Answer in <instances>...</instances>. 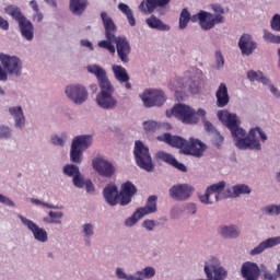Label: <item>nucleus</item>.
<instances>
[{
  "label": "nucleus",
  "instance_id": "473e14b6",
  "mask_svg": "<svg viewBox=\"0 0 280 280\" xmlns=\"http://www.w3.org/2000/svg\"><path fill=\"white\" fill-rule=\"evenodd\" d=\"M89 2L86 0H70V11L72 14H82L86 10Z\"/></svg>",
  "mask_w": 280,
  "mask_h": 280
},
{
  "label": "nucleus",
  "instance_id": "f8f14e48",
  "mask_svg": "<svg viewBox=\"0 0 280 280\" xmlns=\"http://www.w3.org/2000/svg\"><path fill=\"white\" fill-rule=\"evenodd\" d=\"M92 167L101 174V176H113V174H115V166L113 163L104 160L102 156L92 160Z\"/></svg>",
  "mask_w": 280,
  "mask_h": 280
},
{
  "label": "nucleus",
  "instance_id": "e2e57ef3",
  "mask_svg": "<svg viewBox=\"0 0 280 280\" xmlns=\"http://www.w3.org/2000/svg\"><path fill=\"white\" fill-rule=\"evenodd\" d=\"M84 185L88 194H93V191H95V186L93 185V182H91L90 179H88Z\"/></svg>",
  "mask_w": 280,
  "mask_h": 280
},
{
  "label": "nucleus",
  "instance_id": "774afa93",
  "mask_svg": "<svg viewBox=\"0 0 280 280\" xmlns=\"http://www.w3.org/2000/svg\"><path fill=\"white\" fill-rule=\"evenodd\" d=\"M205 128L207 130V132H218V130H215V127L213 126V124L207 121L205 124Z\"/></svg>",
  "mask_w": 280,
  "mask_h": 280
},
{
  "label": "nucleus",
  "instance_id": "f03ea898",
  "mask_svg": "<svg viewBox=\"0 0 280 280\" xmlns=\"http://www.w3.org/2000/svg\"><path fill=\"white\" fill-rule=\"evenodd\" d=\"M89 73L95 75L98 82V86L101 92L96 96V103L101 108L105 110H110V108H115L117 106V98L113 97L115 93V88L108 77L106 75V70L100 67L98 65H90L88 66Z\"/></svg>",
  "mask_w": 280,
  "mask_h": 280
},
{
  "label": "nucleus",
  "instance_id": "f257e3e1",
  "mask_svg": "<svg viewBox=\"0 0 280 280\" xmlns=\"http://www.w3.org/2000/svg\"><path fill=\"white\" fill-rule=\"evenodd\" d=\"M217 115L219 120L223 122V126H226L231 131L232 138L238 150H261V142L257 139V135H259L262 143L268 141V136H266V132L259 127L250 129L246 136V130L240 128L241 122L237 119L236 114H231L229 110H219Z\"/></svg>",
  "mask_w": 280,
  "mask_h": 280
},
{
  "label": "nucleus",
  "instance_id": "e433bc0d",
  "mask_svg": "<svg viewBox=\"0 0 280 280\" xmlns=\"http://www.w3.org/2000/svg\"><path fill=\"white\" fill-rule=\"evenodd\" d=\"M83 152L84 151L75 147V144H71L70 160L72 161V163H82Z\"/></svg>",
  "mask_w": 280,
  "mask_h": 280
},
{
  "label": "nucleus",
  "instance_id": "5fc2aeb1",
  "mask_svg": "<svg viewBox=\"0 0 280 280\" xmlns=\"http://www.w3.org/2000/svg\"><path fill=\"white\" fill-rule=\"evenodd\" d=\"M10 135V128L5 126L0 127V139H8Z\"/></svg>",
  "mask_w": 280,
  "mask_h": 280
},
{
  "label": "nucleus",
  "instance_id": "5701e85b",
  "mask_svg": "<svg viewBox=\"0 0 280 280\" xmlns=\"http://www.w3.org/2000/svg\"><path fill=\"white\" fill-rule=\"evenodd\" d=\"M103 196L110 207L119 203V189L115 184L107 185L103 190Z\"/></svg>",
  "mask_w": 280,
  "mask_h": 280
},
{
  "label": "nucleus",
  "instance_id": "c03bdc74",
  "mask_svg": "<svg viewBox=\"0 0 280 280\" xmlns=\"http://www.w3.org/2000/svg\"><path fill=\"white\" fill-rule=\"evenodd\" d=\"M138 277H144V279H152L154 275H156V270L154 267H147L141 271H137L136 273Z\"/></svg>",
  "mask_w": 280,
  "mask_h": 280
},
{
  "label": "nucleus",
  "instance_id": "3c124183",
  "mask_svg": "<svg viewBox=\"0 0 280 280\" xmlns=\"http://www.w3.org/2000/svg\"><path fill=\"white\" fill-rule=\"evenodd\" d=\"M72 183L74 187H79L80 189H82V187H84L86 182H84V177L82 176H74L72 179Z\"/></svg>",
  "mask_w": 280,
  "mask_h": 280
},
{
  "label": "nucleus",
  "instance_id": "a18cd8bd",
  "mask_svg": "<svg viewBox=\"0 0 280 280\" xmlns=\"http://www.w3.org/2000/svg\"><path fill=\"white\" fill-rule=\"evenodd\" d=\"M145 132H156L161 128V125L154 120H148L143 122Z\"/></svg>",
  "mask_w": 280,
  "mask_h": 280
},
{
  "label": "nucleus",
  "instance_id": "ddd939ff",
  "mask_svg": "<svg viewBox=\"0 0 280 280\" xmlns=\"http://www.w3.org/2000/svg\"><path fill=\"white\" fill-rule=\"evenodd\" d=\"M19 219L21 220L22 224H24V226H27L28 231L33 233L34 238L37 240V242H47L48 236L45 229L38 228L36 223L21 214H19Z\"/></svg>",
  "mask_w": 280,
  "mask_h": 280
},
{
  "label": "nucleus",
  "instance_id": "6ab92c4d",
  "mask_svg": "<svg viewBox=\"0 0 280 280\" xmlns=\"http://www.w3.org/2000/svg\"><path fill=\"white\" fill-rule=\"evenodd\" d=\"M205 84V74L201 70H196L195 74L188 80L187 84L184 85V88H187L190 90V93L194 95H197V93H200V89H202V85Z\"/></svg>",
  "mask_w": 280,
  "mask_h": 280
},
{
  "label": "nucleus",
  "instance_id": "052dcab7",
  "mask_svg": "<svg viewBox=\"0 0 280 280\" xmlns=\"http://www.w3.org/2000/svg\"><path fill=\"white\" fill-rule=\"evenodd\" d=\"M0 202L2 205H8V207H14V201L10 200L8 197L0 194Z\"/></svg>",
  "mask_w": 280,
  "mask_h": 280
},
{
  "label": "nucleus",
  "instance_id": "0eeeda50",
  "mask_svg": "<svg viewBox=\"0 0 280 280\" xmlns=\"http://www.w3.org/2000/svg\"><path fill=\"white\" fill-rule=\"evenodd\" d=\"M140 98L142 100L145 108L163 106L167 100L165 92L162 90H145L142 94H140Z\"/></svg>",
  "mask_w": 280,
  "mask_h": 280
},
{
  "label": "nucleus",
  "instance_id": "aec40b11",
  "mask_svg": "<svg viewBox=\"0 0 280 280\" xmlns=\"http://www.w3.org/2000/svg\"><path fill=\"white\" fill-rule=\"evenodd\" d=\"M101 19L103 21L104 30H105V38L107 40H115V34H117V25L113 21V18L108 16V13L102 12Z\"/></svg>",
  "mask_w": 280,
  "mask_h": 280
},
{
  "label": "nucleus",
  "instance_id": "7c9ffc66",
  "mask_svg": "<svg viewBox=\"0 0 280 280\" xmlns=\"http://www.w3.org/2000/svg\"><path fill=\"white\" fill-rule=\"evenodd\" d=\"M118 10L120 12H122V14H125V16H127V21L129 23V25L131 27H135V25H137V20L135 19V14L132 13V9H130V7H128V4L120 2L118 4Z\"/></svg>",
  "mask_w": 280,
  "mask_h": 280
},
{
  "label": "nucleus",
  "instance_id": "09e8293b",
  "mask_svg": "<svg viewBox=\"0 0 280 280\" xmlns=\"http://www.w3.org/2000/svg\"><path fill=\"white\" fill-rule=\"evenodd\" d=\"M266 213H269V215H280V206H267L265 208Z\"/></svg>",
  "mask_w": 280,
  "mask_h": 280
},
{
  "label": "nucleus",
  "instance_id": "c9c22d12",
  "mask_svg": "<svg viewBox=\"0 0 280 280\" xmlns=\"http://www.w3.org/2000/svg\"><path fill=\"white\" fill-rule=\"evenodd\" d=\"M220 234L222 235V237L235 238L240 237V230H237L235 225L222 226L220 229Z\"/></svg>",
  "mask_w": 280,
  "mask_h": 280
},
{
  "label": "nucleus",
  "instance_id": "7ed1b4c3",
  "mask_svg": "<svg viewBox=\"0 0 280 280\" xmlns=\"http://www.w3.org/2000/svg\"><path fill=\"white\" fill-rule=\"evenodd\" d=\"M133 155L136 165H138L140 170L154 172V163L152 162L150 149L141 140L135 142Z\"/></svg>",
  "mask_w": 280,
  "mask_h": 280
},
{
  "label": "nucleus",
  "instance_id": "f704fd0d",
  "mask_svg": "<svg viewBox=\"0 0 280 280\" xmlns=\"http://www.w3.org/2000/svg\"><path fill=\"white\" fill-rule=\"evenodd\" d=\"M247 78L250 80V82H261L262 84H270V80L266 77H264V72L261 71H253L249 70L247 72Z\"/></svg>",
  "mask_w": 280,
  "mask_h": 280
},
{
  "label": "nucleus",
  "instance_id": "0e129e2a",
  "mask_svg": "<svg viewBox=\"0 0 280 280\" xmlns=\"http://www.w3.org/2000/svg\"><path fill=\"white\" fill-rule=\"evenodd\" d=\"M264 280H277L276 273H272L270 271H265L262 275Z\"/></svg>",
  "mask_w": 280,
  "mask_h": 280
},
{
  "label": "nucleus",
  "instance_id": "393cba45",
  "mask_svg": "<svg viewBox=\"0 0 280 280\" xmlns=\"http://www.w3.org/2000/svg\"><path fill=\"white\" fill-rule=\"evenodd\" d=\"M279 244H280V236L267 238L262 241L254 249H252L249 252V255H252V257H255V255H261V253H264L266 248H272L275 246H279Z\"/></svg>",
  "mask_w": 280,
  "mask_h": 280
},
{
  "label": "nucleus",
  "instance_id": "c756f323",
  "mask_svg": "<svg viewBox=\"0 0 280 280\" xmlns=\"http://www.w3.org/2000/svg\"><path fill=\"white\" fill-rule=\"evenodd\" d=\"M92 139L93 137L91 136H78L73 139L72 145H75V148L84 152V150H89Z\"/></svg>",
  "mask_w": 280,
  "mask_h": 280
},
{
  "label": "nucleus",
  "instance_id": "a19ab883",
  "mask_svg": "<svg viewBox=\"0 0 280 280\" xmlns=\"http://www.w3.org/2000/svg\"><path fill=\"white\" fill-rule=\"evenodd\" d=\"M262 38L266 43H272L273 45H280V36L275 35L269 31H264Z\"/></svg>",
  "mask_w": 280,
  "mask_h": 280
},
{
  "label": "nucleus",
  "instance_id": "864d4df0",
  "mask_svg": "<svg viewBox=\"0 0 280 280\" xmlns=\"http://www.w3.org/2000/svg\"><path fill=\"white\" fill-rule=\"evenodd\" d=\"M215 62H217L218 69L224 67V57L222 56V52L220 51L215 52Z\"/></svg>",
  "mask_w": 280,
  "mask_h": 280
},
{
  "label": "nucleus",
  "instance_id": "cd10ccee",
  "mask_svg": "<svg viewBox=\"0 0 280 280\" xmlns=\"http://www.w3.org/2000/svg\"><path fill=\"white\" fill-rule=\"evenodd\" d=\"M5 14H9L16 23H21V21H24L25 15L23 12H21V8L14 5V4H9L4 8Z\"/></svg>",
  "mask_w": 280,
  "mask_h": 280
},
{
  "label": "nucleus",
  "instance_id": "b1692460",
  "mask_svg": "<svg viewBox=\"0 0 280 280\" xmlns=\"http://www.w3.org/2000/svg\"><path fill=\"white\" fill-rule=\"evenodd\" d=\"M215 98L218 108H224V106H229L231 96H229V88H226V83H220L215 92Z\"/></svg>",
  "mask_w": 280,
  "mask_h": 280
},
{
  "label": "nucleus",
  "instance_id": "58836bf2",
  "mask_svg": "<svg viewBox=\"0 0 280 280\" xmlns=\"http://www.w3.org/2000/svg\"><path fill=\"white\" fill-rule=\"evenodd\" d=\"M156 159H159V161H163L164 163H167V165H173L174 162L176 161V158H174L172 153H167L165 151H159L156 153Z\"/></svg>",
  "mask_w": 280,
  "mask_h": 280
},
{
  "label": "nucleus",
  "instance_id": "2f4dec72",
  "mask_svg": "<svg viewBox=\"0 0 280 280\" xmlns=\"http://www.w3.org/2000/svg\"><path fill=\"white\" fill-rule=\"evenodd\" d=\"M147 25L151 27V30H160L161 32H166L170 30V26L164 24L161 20L151 15L149 19L145 20Z\"/></svg>",
  "mask_w": 280,
  "mask_h": 280
},
{
  "label": "nucleus",
  "instance_id": "37998d69",
  "mask_svg": "<svg viewBox=\"0 0 280 280\" xmlns=\"http://www.w3.org/2000/svg\"><path fill=\"white\" fill-rule=\"evenodd\" d=\"M66 176H80V168L74 164H68L63 167Z\"/></svg>",
  "mask_w": 280,
  "mask_h": 280
},
{
  "label": "nucleus",
  "instance_id": "9b49d317",
  "mask_svg": "<svg viewBox=\"0 0 280 280\" xmlns=\"http://www.w3.org/2000/svg\"><path fill=\"white\" fill-rule=\"evenodd\" d=\"M66 95L69 100H72L74 104H84V101L89 97V92L82 85H69L66 88Z\"/></svg>",
  "mask_w": 280,
  "mask_h": 280
},
{
  "label": "nucleus",
  "instance_id": "c85d7f7f",
  "mask_svg": "<svg viewBox=\"0 0 280 280\" xmlns=\"http://www.w3.org/2000/svg\"><path fill=\"white\" fill-rule=\"evenodd\" d=\"M9 113L13 116L16 128L25 126V116L23 115V108H21V106L9 108Z\"/></svg>",
  "mask_w": 280,
  "mask_h": 280
},
{
  "label": "nucleus",
  "instance_id": "49530a36",
  "mask_svg": "<svg viewBox=\"0 0 280 280\" xmlns=\"http://www.w3.org/2000/svg\"><path fill=\"white\" fill-rule=\"evenodd\" d=\"M270 26L273 32H280V15L275 14L270 21Z\"/></svg>",
  "mask_w": 280,
  "mask_h": 280
},
{
  "label": "nucleus",
  "instance_id": "13d9d810",
  "mask_svg": "<svg viewBox=\"0 0 280 280\" xmlns=\"http://www.w3.org/2000/svg\"><path fill=\"white\" fill-rule=\"evenodd\" d=\"M83 231L86 237H91V235H93V225H91L90 223L84 224Z\"/></svg>",
  "mask_w": 280,
  "mask_h": 280
},
{
  "label": "nucleus",
  "instance_id": "680f3d73",
  "mask_svg": "<svg viewBox=\"0 0 280 280\" xmlns=\"http://www.w3.org/2000/svg\"><path fill=\"white\" fill-rule=\"evenodd\" d=\"M211 8H212L213 12H215V14H220L221 16H222V14H224V8H222V5L211 4Z\"/></svg>",
  "mask_w": 280,
  "mask_h": 280
},
{
  "label": "nucleus",
  "instance_id": "9d476101",
  "mask_svg": "<svg viewBox=\"0 0 280 280\" xmlns=\"http://www.w3.org/2000/svg\"><path fill=\"white\" fill-rule=\"evenodd\" d=\"M168 194L173 200L183 202L191 198V195L194 194V187L187 184H177L170 188Z\"/></svg>",
  "mask_w": 280,
  "mask_h": 280
},
{
  "label": "nucleus",
  "instance_id": "6e6552de",
  "mask_svg": "<svg viewBox=\"0 0 280 280\" xmlns=\"http://www.w3.org/2000/svg\"><path fill=\"white\" fill-rule=\"evenodd\" d=\"M205 150H207V144L196 138H189L186 140V143L183 148V154L186 156H195L196 159H200L205 154Z\"/></svg>",
  "mask_w": 280,
  "mask_h": 280
},
{
  "label": "nucleus",
  "instance_id": "a211bd4d",
  "mask_svg": "<svg viewBox=\"0 0 280 280\" xmlns=\"http://www.w3.org/2000/svg\"><path fill=\"white\" fill-rule=\"evenodd\" d=\"M159 141H163L167 145H171V148H176L177 150H180L183 154V148H185V143H187V139L180 137V136H173L170 132H166L160 137H158Z\"/></svg>",
  "mask_w": 280,
  "mask_h": 280
},
{
  "label": "nucleus",
  "instance_id": "8fccbe9b",
  "mask_svg": "<svg viewBox=\"0 0 280 280\" xmlns=\"http://www.w3.org/2000/svg\"><path fill=\"white\" fill-rule=\"evenodd\" d=\"M205 11H199L197 14H195V15H192V16H190V21H191V23H203L205 22V13H203Z\"/></svg>",
  "mask_w": 280,
  "mask_h": 280
},
{
  "label": "nucleus",
  "instance_id": "603ef678",
  "mask_svg": "<svg viewBox=\"0 0 280 280\" xmlns=\"http://www.w3.org/2000/svg\"><path fill=\"white\" fill-rule=\"evenodd\" d=\"M116 275L118 279L135 280V277L126 275L121 268L116 269Z\"/></svg>",
  "mask_w": 280,
  "mask_h": 280
},
{
  "label": "nucleus",
  "instance_id": "dca6fc26",
  "mask_svg": "<svg viewBox=\"0 0 280 280\" xmlns=\"http://www.w3.org/2000/svg\"><path fill=\"white\" fill-rule=\"evenodd\" d=\"M220 23H224V16L203 11V22H199V25L201 30L209 32V30H213Z\"/></svg>",
  "mask_w": 280,
  "mask_h": 280
},
{
  "label": "nucleus",
  "instance_id": "1a4fd4ad",
  "mask_svg": "<svg viewBox=\"0 0 280 280\" xmlns=\"http://www.w3.org/2000/svg\"><path fill=\"white\" fill-rule=\"evenodd\" d=\"M0 62L8 73L12 75H21V69H23V63L21 59L16 56H9L5 54H0Z\"/></svg>",
  "mask_w": 280,
  "mask_h": 280
},
{
  "label": "nucleus",
  "instance_id": "338daca9",
  "mask_svg": "<svg viewBox=\"0 0 280 280\" xmlns=\"http://www.w3.org/2000/svg\"><path fill=\"white\" fill-rule=\"evenodd\" d=\"M31 201L34 202L35 205H43V207H47L48 209H56L54 206L45 203L38 199H31Z\"/></svg>",
  "mask_w": 280,
  "mask_h": 280
},
{
  "label": "nucleus",
  "instance_id": "72a5a7b5",
  "mask_svg": "<svg viewBox=\"0 0 280 280\" xmlns=\"http://www.w3.org/2000/svg\"><path fill=\"white\" fill-rule=\"evenodd\" d=\"M113 72L116 80L120 82V84H124V82H129L130 77L128 75L126 68L121 66H113Z\"/></svg>",
  "mask_w": 280,
  "mask_h": 280
},
{
  "label": "nucleus",
  "instance_id": "2eb2a0df",
  "mask_svg": "<svg viewBox=\"0 0 280 280\" xmlns=\"http://www.w3.org/2000/svg\"><path fill=\"white\" fill-rule=\"evenodd\" d=\"M137 194V186H135V184H132L131 182H125L121 185L120 188V201L119 203L121 205V207H126V205H130V202H132V196H135Z\"/></svg>",
  "mask_w": 280,
  "mask_h": 280
},
{
  "label": "nucleus",
  "instance_id": "20e7f679",
  "mask_svg": "<svg viewBox=\"0 0 280 280\" xmlns=\"http://www.w3.org/2000/svg\"><path fill=\"white\" fill-rule=\"evenodd\" d=\"M167 117H176L183 124H197L200 118L196 116V109L185 104H176L171 110H166Z\"/></svg>",
  "mask_w": 280,
  "mask_h": 280
},
{
  "label": "nucleus",
  "instance_id": "a878e982",
  "mask_svg": "<svg viewBox=\"0 0 280 280\" xmlns=\"http://www.w3.org/2000/svg\"><path fill=\"white\" fill-rule=\"evenodd\" d=\"M19 24L21 35L25 40H34V24L27 18H24Z\"/></svg>",
  "mask_w": 280,
  "mask_h": 280
},
{
  "label": "nucleus",
  "instance_id": "f3484780",
  "mask_svg": "<svg viewBox=\"0 0 280 280\" xmlns=\"http://www.w3.org/2000/svg\"><path fill=\"white\" fill-rule=\"evenodd\" d=\"M238 47L243 56H250L257 49V42L250 34H243L238 40Z\"/></svg>",
  "mask_w": 280,
  "mask_h": 280
},
{
  "label": "nucleus",
  "instance_id": "bb28decb",
  "mask_svg": "<svg viewBox=\"0 0 280 280\" xmlns=\"http://www.w3.org/2000/svg\"><path fill=\"white\" fill-rule=\"evenodd\" d=\"M243 194H250V187L245 184H238L233 186L232 188L225 189V197L228 198H238Z\"/></svg>",
  "mask_w": 280,
  "mask_h": 280
},
{
  "label": "nucleus",
  "instance_id": "79ce46f5",
  "mask_svg": "<svg viewBox=\"0 0 280 280\" xmlns=\"http://www.w3.org/2000/svg\"><path fill=\"white\" fill-rule=\"evenodd\" d=\"M113 43H115V40H110L106 38V40L98 42V47L101 49H106L107 51H109V54H115L116 49Z\"/></svg>",
  "mask_w": 280,
  "mask_h": 280
},
{
  "label": "nucleus",
  "instance_id": "ea45409f",
  "mask_svg": "<svg viewBox=\"0 0 280 280\" xmlns=\"http://www.w3.org/2000/svg\"><path fill=\"white\" fill-rule=\"evenodd\" d=\"M62 215L65 214L60 211H49V217L51 218V220H49L48 218H44V222H47V224H60V219H62Z\"/></svg>",
  "mask_w": 280,
  "mask_h": 280
},
{
  "label": "nucleus",
  "instance_id": "de8ad7c7",
  "mask_svg": "<svg viewBox=\"0 0 280 280\" xmlns=\"http://www.w3.org/2000/svg\"><path fill=\"white\" fill-rule=\"evenodd\" d=\"M212 143L217 148H221L222 144L224 143V137L220 135L218 131L214 132L213 138H212Z\"/></svg>",
  "mask_w": 280,
  "mask_h": 280
},
{
  "label": "nucleus",
  "instance_id": "4d7b16f0",
  "mask_svg": "<svg viewBox=\"0 0 280 280\" xmlns=\"http://www.w3.org/2000/svg\"><path fill=\"white\" fill-rule=\"evenodd\" d=\"M142 226L147 229V231H153L155 226L154 220H144Z\"/></svg>",
  "mask_w": 280,
  "mask_h": 280
},
{
  "label": "nucleus",
  "instance_id": "4c0bfd02",
  "mask_svg": "<svg viewBox=\"0 0 280 280\" xmlns=\"http://www.w3.org/2000/svg\"><path fill=\"white\" fill-rule=\"evenodd\" d=\"M191 14L189 11L187 9H183L179 15V30H185L189 24Z\"/></svg>",
  "mask_w": 280,
  "mask_h": 280
},
{
  "label": "nucleus",
  "instance_id": "69168bd1",
  "mask_svg": "<svg viewBox=\"0 0 280 280\" xmlns=\"http://www.w3.org/2000/svg\"><path fill=\"white\" fill-rule=\"evenodd\" d=\"M51 141H52L54 145H65V140H62V138H60L58 136H54L51 138Z\"/></svg>",
  "mask_w": 280,
  "mask_h": 280
},
{
  "label": "nucleus",
  "instance_id": "4be33fe9",
  "mask_svg": "<svg viewBox=\"0 0 280 280\" xmlns=\"http://www.w3.org/2000/svg\"><path fill=\"white\" fill-rule=\"evenodd\" d=\"M172 0H143L139 8L144 14H152L156 8H165Z\"/></svg>",
  "mask_w": 280,
  "mask_h": 280
},
{
  "label": "nucleus",
  "instance_id": "412c9836",
  "mask_svg": "<svg viewBox=\"0 0 280 280\" xmlns=\"http://www.w3.org/2000/svg\"><path fill=\"white\" fill-rule=\"evenodd\" d=\"M242 277L245 280H259V266L255 262H244L241 268Z\"/></svg>",
  "mask_w": 280,
  "mask_h": 280
},
{
  "label": "nucleus",
  "instance_id": "423d86ee",
  "mask_svg": "<svg viewBox=\"0 0 280 280\" xmlns=\"http://www.w3.org/2000/svg\"><path fill=\"white\" fill-rule=\"evenodd\" d=\"M156 196H150L147 200L145 207L138 208L133 214L125 221L126 226H135V224L138 223L141 218H144V215L156 213Z\"/></svg>",
  "mask_w": 280,
  "mask_h": 280
},
{
  "label": "nucleus",
  "instance_id": "4468645a",
  "mask_svg": "<svg viewBox=\"0 0 280 280\" xmlns=\"http://www.w3.org/2000/svg\"><path fill=\"white\" fill-rule=\"evenodd\" d=\"M115 44H116V51L118 55L119 60L121 62L126 63L129 62L130 59L128 56H130V43H128V39L126 37H115Z\"/></svg>",
  "mask_w": 280,
  "mask_h": 280
},
{
  "label": "nucleus",
  "instance_id": "6e6d98bb",
  "mask_svg": "<svg viewBox=\"0 0 280 280\" xmlns=\"http://www.w3.org/2000/svg\"><path fill=\"white\" fill-rule=\"evenodd\" d=\"M172 167H175V170H178L179 172H187V166L178 162V160L176 159H175V162H173Z\"/></svg>",
  "mask_w": 280,
  "mask_h": 280
},
{
  "label": "nucleus",
  "instance_id": "bf43d9fd",
  "mask_svg": "<svg viewBox=\"0 0 280 280\" xmlns=\"http://www.w3.org/2000/svg\"><path fill=\"white\" fill-rule=\"evenodd\" d=\"M0 30H4V32H8V30H10V23L2 16H0Z\"/></svg>",
  "mask_w": 280,
  "mask_h": 280
},
{
  "label": "nucleus",
  "instance_id": "39448f33",
  "mask_svg": "<svg viewBox=\"0 0 280 280\" xmlns=\"http://www.w3.org/2000/svg\"><path fill=\"white\" fill-rule=\"evenodd\" d=\"M224 187H226V182H219L217 184L210 185L207 189L205 195L199 196L200 202L202 205H213V199L211 196L214 197V202H218L220 200H224L226 196V190H224Z\"/></svg>",
  "mask_w": 280,
  "mask_h": 280
}]
</instances>
